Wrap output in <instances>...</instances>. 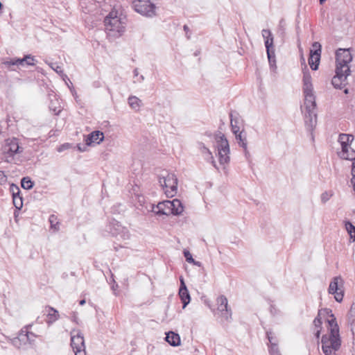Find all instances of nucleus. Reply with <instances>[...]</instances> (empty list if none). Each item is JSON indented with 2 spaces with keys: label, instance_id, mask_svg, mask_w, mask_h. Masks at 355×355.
I'll list each match as a JSON object with an SVG mask.
<instances>
[{
  "label": "nucleus",
  "instance_id": "obj_1",
  "mask_svg": "<svg viewBox=\"0 0 355 355\" xmlns=\"http://www.w3.org/2000/svg\"><path fill=\"white\" fill-rule=\"evenodd\" d=\"M351 51V48H339L336 51V74L332 78L331 84L336 89H342L347 84V78L351 73L349 64L353 60Z\"/></svg>",
  "mask_w": 355,
  "mask_h": 355
},
{
  "label": "nucleus",
  "instance_id": "obj_2",
  "mask_svg": "<svg viewBox=\"0 0 355 355\" xmlns=\"http://www.w3.org/2000/svg\"><path fill=\"white\" fill-rule=\"evenodd\" d=\"M325 311L328 313H330L332 318L327 320L329 333L323 335L321 338L322 350L324 355H333L340 349L341 345L339 327L331 310L326 309Z\"/></svg>",
  "mask_w": 355,
  "mask_h": 355
},
{
  "label": "nucleus",
  "instance_id": "obj_3",
  "mask_svg": "<svg viewBox=\"0 0 355 355\" xmlns=\"http://www.w3.org/2000/svg\"><path fill=\"white\" fill-rule=\"evenodd\" d=\"M32 325L23 327L17 337L10 339L12 344L18 349H28L35 345V338L39 336L35 333L29 331L28 329Z\"/></svg>",
  "mask_w": 355,
  "mask_h": 355
},
{
  "label": "nucleus",
  "instance_id": "obj_4",
  "mask_svg": "<svg viewBox=\"0 0 355 355\" xmlns=\"http://www.w3.org/2000/svg\"><path fill=\"white\" fill-rule=\"evenodd\" d=\"M104 25L107 33L113 37H118L125 31V23L113 10L105 18Z\"/></svg>",
  "mask_w": 355,
  "mask_h": 355
},
{
  "label": "nucleus",
  "instance_id": "obj_5",
  "mask_svg": "<svg viewBox=\"0 0 355 355\" xmlns=\"http://www.w3.org/2000/svg\"><path fill=\"white\" fill-rule=\"evenodd\" d=\"M159 183L168 197L174 196L178 191V178L174 173L163 170L158 175Z\"/></svg>",
  "mask_w": 355,
  "mask_h": 355
},
{
  "label": "nucleus",
  "instance_id": "obj_6",
  "mask_svg": "<svg viewBox=\"0 0 355 355\" xmlns=\"http://www.w3.org/2000/svg\"><path fill=\"white\" fill-rule=\"evenodd\" d=\"M132 6L137 12L143 16L153 17L157 15V7L150 0H134Z\"/></svg>",
  "mask_w": 355,
  "mask_h": 355
},
{
  "label": "nucleus",
  "instance_id": "obj_7",
  "mask_svg": "<svg viewBox=\"0 0 355 355\" xmlns=\"http://www.w3.org/2000/svg\"><path fill=\"white\" fill-rule=\"evenodd\" d=\"M217 148L218 151V159L220 164L230 162V145L224 134L220 132V136L216 137Z\"/></svg>",
  "mask_w": 355,
  "mask_h": 355
},
{
  "label": "nucleus",
  "instance_id": "obj_8",
  "mask_svg": "<svg viewBox=\"0 0 355 355\" xmlns=\"http://www.w3.org/2000/svg\"><path fill=\"white\" fill-rule=\"evenodd\" d=\"M329 294L334 295V299L341 302L344 297V280L341 276L334 277L329 284L328 288Z\"/></svg>",
  "mask_w": 355,
  "mask_h": 355
},
{
  "label": "nucleus",
  "instance_id": "obj_9",
  "mask_svg": "<svg viewBox=\"0 0 355 355\" xmlns=\"http://www.w3.org/2000/svg\"><path fill=\"white\" fill-rule=\"evenodd\" d=\"M22 148L19 146L16 138L8 139L3 146V153L7 162H11L14 156L22 152Z\"/></svg>",
  "mask_w": 355,
  "mask_h": 355
},
{
  "label": "nucleus",
  "instance_id": "obj_10",
  "mask_svg": "<svg viewBox=\"0 0 355 355\" xmlns=\"http://www.w3.org/2000/svg\"><path fill=\"white\" fill-rule=\"evenodd\" d=\"M107 231L115 237H119L122 240H128L130 239V232L128 230L122 226L119 222L115 219L110 221L109 225L107 226Z\"/></svg>",
  "mask_w": 355,
  "mask_h": 355
},
{
  "label": "nucleus",
  "instance_id": "obj_11",
  "mask_svg": "<svg viewBox=\"0 0 355 355\" xmlns=\"http://www.w3.org/2000/svg\"><path fill=\"white\" fill-rule=\"evenodd\" d=\"M313 50L310 51V55L309 58V64L312 70L315 71L318 69L321 57V44L315 42L312 44Z\"/></svg>",
  "mask_w": 355,
  "mask_h": 355
},
{
  "label": "nucleus",
  "instance_id": "obj_12",
  "mask_svg": "<svg viewBox=\"0 0 355 355\" xmlns=\"http://www.w3.org/2000/svg\"><path fill=\"white\" fill-rule=\"evenodd\" d=\"M217 311L220 313V316L225 320H228L232 317V311L228 306V301L227 297L222 295L217 300Z\"/></svg>",
  "mask_w": 355,
  "mask_h": 355
},
{
  "label": "nucleus",
  "instance_id": "obj_13",
  "mask_svg": "<svg viewBox=\"0 0 355 355\" xmlns=\"http://www.w3.org/2000/svg\"><path fill=\"white\" fill-rule=\"evenodd\" d=\"M354 137L352 135L340 134L338 141L340 142L342 148L341 157L345 159H353L352 156L348 155V148L349 144L353 141Z\"/></svg>",
  "mask_w": 355,
  "mask_h": 355
},
{
  "label": "nucleus",
  "instance_id": "obj_14",
  "mask_svg": "<svg viewBox=\"0 0 355 355\" xmlns=\"http://www.w3.org/2000/svg\"><path fill=\"white\" fill-rule=\"evenodd\" d=\"M35 58L33 56L31 55H25L22 58H12L8 61H5L3 64L6 66L8 68H10L12 66H21L24 67L27 66H33L35 64L34 63Z\"/></svg>",
  "mask_w": 355,
  "mask_h": 355
},
{
  "label": "nucleus",
  "instance_id": "obj_15",
  "mask_svg": "<svg viewBox=\"0 0 355 355\" xmlns=\"http://www.w3.org/2000/svg\"><path fill=\"white\" fill-rule=\"evenodd\" d=\"M171 205H173V204L171 203V200L160 202L157 205L152 204L151 211L157 216H169L171 214Z\"/></svg>",
  "mask_w": 355,
  "mask_h": 355
},
{
  "label": "nucleus",
  "instance_id": "obj_16",
  "mask_svg": "<svg viewBox=\"0 0 355 355\" xmlns=\"http://www.w3.org/2000/svg\"><path fill=\"white\" fill-rule=\"evenodd\" d=\"M71 346L73 349L85 348L83 334L79 329L71 331Z\"/></svg>",
  "mask_w": 355,
  "mask_h": 355
},
{
  "label": "nucleus",
  "instance_id": "obj_17",
  "mask_svg": "<svg viewBox=\"0 0 355 355\" xmlns=\"http://www.w3.org/2000/svg\"><path fill=\"white\" fill-rule=\"evenodd\" d=\"M49 109L50 112H52L53 114L58 115L62 110L61 103L56 94L53 92L49 94Z\"/></svg>",
  "mask_w": 355,
  "mask_h": 355
},
{
  "label": "nucleus",
  "instance_id": "obj_18",
  "mask_svg": "<svg viewBox=\"0 0 355 355\" xmlns=\"http://www.w3.org/2000/svg\"><path fill=\"white\" fill-rule=\"evenodd\" d=\"M317 115L315 112V110H305L304 112V122L306 129L309 131H313V128L316 125Z\"/></svg>",
  "mask_w": 355,
  "mask_h": 355
},
{
  "label": "nucleus",
  "instance_id": "obj_19",
  "mask_svg": "<svg viewBox=\"0 0 355 355\" xmlns=\"http://www.w3.org/2000/svg\"><path fill=\"white\" fill-rule=\"evenodd\" d=\"M104 139V134L100 130H94L89 134L85 139L86 146L99 144Z\"/></svg>",
  "mask_w": 355,
  "mask_h": 355
},
{
  "label": "nucleus",
  "instance_id": "obj_20",
  "mask_svg": "<svg viewBox=\"0 0 355 355\" xmlns=\"http://www.w3.org/2000/svg\"><path fill=\"white\" fill-rule=\"evenodd\" d=\"M180 286L179 289V295L183 304V308H185L189 304L191 301V297L184 279L180 277Z\"/></svg>",
  "mask_w": 355,
  "mask_h": 355
},
{
  "label": "nucleus",
  "instance_id": "obj_21",
  "mask_svg": "<svg viewBox=\"0 0 355 355\" xmlns=\"http://www.w3.org/2000/svg\"><path fill=\"white\" fill-rule=\"evenodd\" d=\"M230 126L233 133H236L241 130V126L242 125L243 121L239 116V113L236 111H231L230 113Z\"/></svg>",
  "mask_w": 355,
  "mask_h": 355
},
{
  "label": "nucleus",
  "instance_id": "obj_22",
  "mask_svg": "<svg viewBox=\"0 0 355 355\" xmlns=\"http://www.w3.org/2000/svg\"><path fill=\"white\" fill-rule=\"evenodd\" d=\"M304 95V107L305 110H315L316 108V103H315V96L313 94V90L309 91H303Z\"/></svg>",
  "mask_w": 355,
  "mask_h": 355
},
{
  "label": "nucleus",
  "instance_id": "obj_23",
  "mask_svg": "<svg viewBox=\"0 0 355 355\" xmlns=\"http://www.w3.org/2000/svg\"><path fill=\"white\" fill-rule=\"evenodd\" d=\"M262 36L265 38V46L266 49V52L275 51L274 46H273V36L270 30L263 29L261 32Z\"/></svg>",
  "mask_w": 355,
  "mask_h": 355
},
{
  "label": "nucleus",
  "instance_id": "obj_24",
  "mask_svg": "<svg viewBox=\"0 0 355 355\" xmlns=\"http://www.w3.org/2000/svg\"><path fill=\"white\" fill-rule=\"evenodd\" d=\"M46 312H47L46 314V322L49 325L52 324L60 318L58 311L51 306H46Z\"/></svg>",
  "mask_w": 355,
  "mask_h": 355
},
{
  "label": "nucleus",
  "instance_id": "obj_25",
  "mask_svg": "<svg viewBox=\"0 0 355 355\" xmlns=\"http://www.w3.org/2000/svg\"><path fill=\"white\" fill-rule=\"evenodd\" d=\"M198 148L200 152L204 155L205 159L207 161L211 160L212 165L218 169L216 162L214 161V157L211 151L207 148L202 142L198 143Z\"/></svg>",
  "mask_w": 355,
  "mask_h": 355
},
{
  "label": "nucleus",
  "instance_id": "obj_26",
  "mask_svg": "<svg viewBox=\"0 0 355 355\" xmlns=\"http://www.w3.org/2000/svg\"><path fill=\"white\" fill-rule=\"evenodd\" d=\"M233 134L235 135V138L239 146L243 148V150H246V146H248L247 134L244 130H239V132Z\"/></svg>",
  "mask_w": 355,
  "mask_h": 355
},
{
  "label": "nucleus",
  "instance_id": "obj_27",
  "mask_svg": "<svg viewBox=\"0 0 355 355\" xmlns=\"http://www.w3.org/2000/svg\"><path fill=\"white\" fill-rule=\"evenodd\" d=\"M303 91H311L313 90V85H312V78L310 74V72L307 69L306 71L303 72Z\"/></svg>",
  "mask_w": 355,
  "mask_h": 355
},
{
  "label": "nucleus",
  "instance_id": "obj_28",
  "mask_svg": "<svg viewBox=\"0 0 355 355\" xmlns=\"http://www.w3.org/2000/svg\"><path fill=\"white\" fill-rule=\"evenodd\" d=\"M166 341L169 343L171 346H178L180 345V337L178 334L173 331H169L166 334Z\"/></svg>",
  "mask_w": 355,
  "mask_h": 355
},
{
  "label": "nucleus",
  "instance_id": "obj_29",
  "mask_svg": "<svg viewBox=\"0 0 355 355\" xmlns=\"http://www.w3.org/2000/svg\"><path fill=\"white\" fill-rule=\"evenodd\" d=\"M49 222L50 224V231L53 233H56L60 230L61 223L57 216L54 214L51 215L49 218Z\"/></svg>",
  "mask_w": 355,
  "mask_h": 355
},
{
  "label": "nucleus",
  "instance_id": "obj_30",
  "mask_svg": "<svg viewBox=\"0 0 355 355\" xmlns=\"http://www.w3.org/2000/svg\"><path fill=\"white\" fill-rule=\"evenodd\" d=\"M171 203H173V205H171V214L178 216L182 213L184 211V207L182 205V202L178 199H174L171 200Z\"/></svg>",
  "mask_w": 355,
  "mask_h": 355
},
{
  "label": "nucleus",
  "instance_id": "obj_31",
  "mask_svg": "<svg viewBox=\"0 0 355 355\" xmlns=\"http://www.w3.org/2000/svg\"><path fill=\"white\" fill-rule=\"evenodd\" d=\"M128 102L130 107L135 110H138L139 107L142 105L141 101L135 96H130L128 98Z\"/></svg>",
  "mask_w": 355,
  "mask_h": 355
},
{
  "label": "nucleus",
  "instance_id": "obj_32",
  "mask_svg": "<svg viewBox=\"0 0 355 355\" xmlns=\"http://www.w3.org/2000/svg\"><path fill=\"white\" fill-rule=\"evenodd\" d=\"M326 309H327L319 310L318 315L315 317V318L313 320V324L318 329H322V320H321V317H320L322 312L326 313L329 317H331L332 318V317L331 316V313H328L327 311H325Z\"/></svg>",
  "mask_w": 355,
  "mask_h": 355
},
{
  "label": "nucleus",
  "instance_id": "obj_33",
  "mask_svg": "<svg viewBox=\"0 0 355 355\" xmlns=\"http://www.w3.org/2000/svg\"><path fill=\"white\" fill-rule=\"evenodd\" d=\"M345 229L350 236V239L355 241V226L350 221L345 222Z\"/></svg>",
  "mask_w": 355,
  "mask_h": 355
},
{
  "label": "nucleus",
  "instance_id": "obj_34",
  "mask_svg": "<svg viewBox=\"0 0 355 355\" xmlns=\"http://www.w3.org/2000/svg\"><path fill=\"white\" fill-rule=\"evenodd\" d=\"M21 185L23 189L28 190L33 188V182L29 177H24L21 179Z\"/></svg>",
  "mask_w": 355,
  "mask_h": 355
},
{
  "label": "nucleus",
  "instance_id": "obj_35",
  "mask_svg": "<svg viewBox=\"0 0 355 355\" xmlns=\"http://www.w3.org/2000/svg\"><path fill=\"white\" fill-rule=\"evenodd\" d=\"M267 53V57L268 59V62L270 64V68L276 69V60H275V51H270V52H266Z\"/></svg>",
  "mask_w": 355,
  "mask_h": 355
},
{
  "label": "nucleus",
  "instance_id": "obj_36",
  "mask_svg": "<svg viewBox=\"0 0 355 355\" xmlns=\"http://www.w3.org/2000/svg\"><path fill=\"white\" fill-rule=\"evenodd\" d=\"M349 322L352 324L355 321V303H352L350 309L347 313Z\"/></svg>",
  "mask_w": 355,
  "mask_h": 355
},
{
  "label": "nucleus",
  "instance_id": "obj_37",
  "mask_svg": "<svg viewBox=\"0 0 355 355\" xmlns=\"http://www.w3.org/2000/svg\"><path fill=\"white\" fill-rule=\"evenodd\" d=\"M266 335L270 343V345H272L273 344L277 345L278 340L272 331H267Z\"/></svg>",
  "mask_w": 355,
  "mask_h": 355
},
{
  "label": "nucleus",
  "instance_id": "obj_38",
  "mask_svg": "<svg viewBox=\"0 0 355 355\" xmlns=\"http://www.w3.org/2000/svg\"><path fill=\"white\" fill-rule=\"evenodd\" d=\"M13 205L16 209L20 210L23 207V198L20 197H14L12 199Z\"/></svg>",
  "mask_w": 355,
  "mask_h": 355
},
{
  "label": "nucleus",
  "instance_id": "obj_39",
  "mask_svg": "<svg viewBox=\"0 0 355 355\" xmlns=\"http://www.w3.org/2000/svg\"><path fill=\"white\" fill-rule=\"evenodd\" d=\"M333 196V192L329 191H324L321 194V201L322 203L327 202L330 198Z\"/></svg>",
  "mask_w": 355,
  "mask_h": 355
},
{
  "label": "nucleus",
  "instance_id": "obj_40",
  "mask_svg": "<svg viewBox=\"0 0 355 355\" xmlns=\"http://www.w3.org/2000/svg\"><path fill=\"white\" fill-rule=\"evenodd\" d=\"M269 352L270 355H281L279 352L278 345L275 344L270 345Z\"/></svg>",
  "mask_w": 355,
  "mask_h": 355
},
{
  "label": "nucleus",
  "instance_id": "obj_41",
  "mask_svg": "<svg viewBox=\"0 0 355 355\" xmlns=\"http://www.w3.org/2000/svg\"><path fill=\"white\" fill-rule=\"evenodd\" d=\"M183 254H184V257L186 259V261L191 263V262H193V258L191 255V254L190 253V252L187 250H184L183 251Z\"/></svg>",
  "mask_w": 355,
  "mask_h": 355
},
{
  "label": "nucleus",
  "instance_id": "obj_42",
  "mask_svg": "<svg viewBox=\"0 0 355 355\" xmlns=\"http://www.w3.org/2000/svg\"><path fill=\"white\" fill-rule=\"evenodd\" d=\"M122 205L121 204H119L117 205H114L112 208H111V211L112 213L113 214H120L121 211H123V209L122 208Z\"/></svg>",
  "mask_w": 355,
  "mask_h": 355
},
{
  "label": "nucleus",
  "instance_id": "obj_43",
  "mask_svg": "<svg viewBox=\"0 0 355 355\" xmlns=\"http://www.w3.org/2000/svg\"><path fill=\"white\" fill-rule=\"evenodd\" d=\"M49 65L53 70L59 74L63 72L62 67L56 64L49 63Z\"/></svg>",
  "mask_w": 355,
  "mask_h": 355
},
{
  "label": "nucleus",
  "instance_id": "obj_44",
  "mask_svg": "<svg viewBox=\"0 0 355 355\" xmlns=\"http://www.w3.org/2000/svg\"><path fill=\"white\" fill-rule=\"evenodd\" d=\"M286 30V22L284 19H282L279 23V31L281 32L282 34H284Z\"/></svg>",
  "mask_w": 355,
  "mask_h": 355
},
{
  "label": "nucleus",
  "instance_id": "obj_45",
  "mask_svg": "<svg viewBox=\"0 0 355 355\" xmlns=\"http://www.w3.org/2000/svg\"><path fill=\"white\" fill-rule=\"evenodd\" d=\"M71 146V144H69V143H65L62 145H61L60 146L58 147V151L59 152H62V151H64L67 149H69Z\"/></svg>",
  "mask_w": 355,
  "mask_h": 355
},
{
  "label": "nucleus",
  "instance_id": "obj_46",
  "mask_svg": "<svg viewBox=\"0 0 355 355\" xmlns=\"http://www.w3.org/2000/svg\"><path fill=\"white\" fill-rule=\"evenodd\" d=\"M75 355H86L85 348L73 349Z\"/></svg>",
  "mask_w": 355,
  "mask_h": 355
},
{
  "label": "nucleus",
  "instance_id": "obj_47",
  "mask_svg": "<svg viewBox=\"0 0 355 355\" xmlns=\"http://www.w3.org/2000/svg\"><path fill=\"white\" fill-rule=\"evenodd\" d=\"M7 177L4 174L3 171H0V184H3L6 182Z\"/></svg>",
  "mask_w": 355,
  "mask_h": 355
},
{
  "label": "nucleus",
  "instance_id": "obj_48",
  "mask_svg": "<svg viewBox=\"0 0 355 355\" xmlns=\"http://www.w3.org/2000/svg\"><path fill=\"white\" fill-rule=\"evenodd\" d=\"M10 190L12 191V194L16 193V191L20 192L19 188L17 185H15L14 184H11Z\"/></svg>",
  "mask_w": 355,
  "mask_h": 355
},
{
  "label": "nucleus",
  "instance_id": "obj_49",
  "mask_svg": "<svg viewBox=\"0 0 355 355\" xmlns=\"http://www.w3.org/2000/svg\"><path fill=\"white\" fill-rule=\"evenodd\" d=\"M87 146H86V144L85 145H83V144H80L77 145V148H78V150L80 151V152L85 151Z\"/></svg>",
  "mask_w": 355,
  "mask_h": 355
},
{
  "label": "nucleus",
  "instance_id": "obj_50",
  "mask_svg": "<svg viewBox=\"0 0 355 355\" xmlns=\"http://www.w3.org/2000/svg\"><path fill=\"white\" fill-rule=\"evenodd\" d=\"M270 312L272 315H275L277 313V309L275 308V306L272 304L270 306Z\"/></svg>",
  "mask_w": 355,
  "mask_h": 355
},
{
  "label": "nucleus",
  "instance_id": "obj_51",
  "mask_svg": "<svg viewBox=\"0 0 355 355\" xmlns=\"http://www.w3.org/2000/svg\"><path fill=\"white\" fill-rule=\"evenodd\" d=\"M183 28H184V31L186 32V35H187V39H190V35L188 34V33L189 31V28L188 27L187 25H184L183 26Z\"/></svg>",
  "mask_w": 355,
  "mask_h": 355
},
{
  "label": "nucleus",
  "instance_id": "obj_52",
  "mask_svg": "<svg viewBox=\"0 0 355 355\" xmlns=\"http://www.w3.org/2000/svg\"><path fill=\"white\" fill-rule=\"evenodd\" d=\"M352 175L353 179H355V160L352 163Z\"/></svg>",
  "mask_w": 355,
  "mask_h": 355
},
{
  "label": "nucleus",
  "instance_id": "obj_53",
  "mask_svg": "<svg viewBox=\"0 0 355 355\" xmlns=\"http://www.w3.org/2000/svg\"><path fill=\"white\" fill-rule=\"evenodd\" d=\"M19 210L15 209V211H14V218H15V220L16 222L17 221V218L19 216Z\"/></svg>",
  "mask_w": 355,
  "mask_h": 355
},
{
  "label": "nucleus",
  "instance_id": "obj_54",
  "mask_svg": "<svg viewBox=\"0 0 355 355\" xmlns=\"http://www.w3.org/2000/svg\"><path fill=\"white\" fill-rule=\"evenodd\" d=\"M320 332H321V329H318V330L316 331V332L315 333V337L317 338V339H319L320 338Z\"/></svg>",
  "mask_w": 355,
  "mask_h": 355
},
{
  "label": "nucleus",
  "instance_id": "obj_55",
  "mask_svg": "<svg viewBox=\"0 0 355 355\" xmlns=\"http://www.w3.org/2000/svg\"><path fill=\"white\" fill-rule=\"evenodd\" d=\"M348 155H349V156H352L354 157V159H352L354 162L355 160V151L354 150H352L351 152L348 151Z\"/></svg>",
  "mask_w": 355,
  "mask_h": 355
},
{
  "label": "nucleus",
  "instance_id": "obj_56",
  "mask_svg": "<svg viewBox=\"0 0 355 355\" xmlns=\"http://www.w3.org/2000/svg\"><path fill=\"white\" fill-rule=\"evenodd\" d=\"M42 190H41V191H35V196H34V198L41 199V198L37 195V193H40V195H42Z\"/></svg>",
  "mask_w": 355,
  "mask_h": 355
},
{
  "label": "nucleus",
  "instance_id": "obj_57",
  "mask_svg": "<svg viewBox=\"0 0 355 355\" xmlns=\"http://www.w3.org/2000/svg\"><path fill=\"white\" fill-rule=\"evenodd\" d=\"M191 263H193V265L197 266H201V263L200 261H196L195 259H193V262H191Z\"/></svg>",
  "mask_w": 355,
  "mask_h": 355
},
{
  "label": "nucleus",
  "instance_id": "obj_58",
  "mask_svg": "<svg viewBox=\"0 0 355 355\" xmlns=\"http://www.w3.org/2000/svg\"><path fill=\"white\" fill-rule=\"evenodd\" d=\"M12 198L14 197H20L21 196H20V192H17V191H16V193H12Z\"/></svg>",
  "mask_w": 355,
  "mask_h": 355
},
{
  "label": "nucleus",
  "instance_id": "obj_59",
  "mask_svg": "<svg viewBox=\"0 0 355 355\" xmlns=\"http://www.w3.org/2000/svg\"><path fill=\"white\" fill-rule=\"evenodd\" d=\"M119 248H123V245H116L115 244L114 245V249L117 251L119 250Z\"/></svg>",
  "mask_w": 355,
  "mask_h": 355
},
{
  "label": "nucleus",
  "instance_id": "obj_60",
  "mask_svg": "<svg viewBox=\"0 0 355 355\" xmlns=\"http://www.w3.org/2000/svg\"><path fill=\"white\" fill-rule=\"evenodd\" d=\"M244 150V153H245V157H248V156L250 155V153H249V152L248 150V146H246V150Z\"/></svg>",
  "mask_w": 355,
  "mask_h": 355
},
{
  "label": "nucleus",
  "instance_id": "obj_61",
  "mask_svg": "<svg viewBox=\"0 0 355 355\" xmlns=\"http://www.w3.org/2000/svg\"><path fill=\"white\" fill-rule=\"evenodd\" d=\"M85 302H86L85 300L83 299V300H80L79 304L80 305H84L85 304Z\"/></svg>",
  "mask_w": 355,
  "mask_h": 355
},
{
  "label": "nucleus",
  "instance_id": "obj_62",
  "mask_svg": "<svg viewBox=\"0 0 355 355\" xmlns=\"http://www.w3.org/2000/svg\"><path fill=\"white\" fill-rule=\"evenodd\" d=\"M133 73H134V75L135 76H138V69H135L134 71H133Z\"/></svg>",
  "mask_w": 355,
  "mask_h": 355
},
{
  "label": "nucleus",
  "instance_id": "obj_63",
  "mask_svg": "<svg viewBox=\"0 0 355 355\" xmlns=\"http://www.w3.org/2000/svg\"><path fill=\"white\" fill-rule=\"evenodd\" d=\"M351 181H352V183H353V184H354V190L355 191V179H353V178H352Z\"/></svg>",
  "mask_w": 355,
  "mask_h": 355
},
{
  "label": "nucleus",
  "instance_id": "obj_64",
  "mask_svg": "<svg viewBox=\"0 0 355 355\" xmlns=\"http://www.w3.org/2000/svg\"><path fill=\"white\" fill-rule=\"evenodd\" d=\"M344 93H345V94H347L349 93V89L345 88V89H344Z\"/></svg>",
  "mask_w": 355,
  "mask_h": 355
}]
</instances>
